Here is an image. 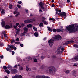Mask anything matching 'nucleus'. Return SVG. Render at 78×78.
<instances>
[{
	"instance_id": "18",
	"label": "nucleus",
	"mask_w": 78,
	"mask_h": 78,
	"mask_svg": "<svg viewBox=\"0 0 78 78\" xmlns=\"http://www.w3.org/2000/svg\"><path fill=\"white\" fill-rule=\"evenodd\" d=\"M47 28H48V31H52V29H51V28L50 27H48Z\"/></svg>"
},
{
	"instance_id": "24",
	"label": "nucleus",
	"mask_w": 78,
	"mask_h": 78,
	"mask_svg": "<svg viewBox=\"0 0 78 78\" xmlns=\"http://www.w3.org/2000/svg\"><path fill=\"white\" fill-rule=\"evenodd\" d=\"M34 35L35 36H36V37H37L39 36V35L38 34V33H34Z\"/></svg>"
},
{
	"instance_id": "34",
	"label": "nucleus",
	"mask_w": 78,
	"mask_h": 78,
	"mask_svg": "<svg viewBox=\"0 0 78 78\" xmlns=\"http://www.w3.org/2000/svg\"><path fill=\"white\" fill-rule=\"evenodd\" d=\"M19 40H20L19 38H17L15 39L16 41H19Z\"/></svg>"
},
{
	"instance_id": "19",
	"label": "nucleus",
	"mask_w": 78,
	"mask_h": 78,
	"mask_svg": "<svg viewBox=\"0 0 78 78\" xmlns=\"http://www.w3.org/2000/svg\"><path fill=\"white\" fill-rule=\"evenodd\" d=\"M64 29L61 30L59 29H57V32H60V31H61L63 30Z\"/></svg>"
},
{
	"instance_id": "16",
	"label": "nucleus",
	"mask_w": 78,
	"mask_h": 78,
	"mask_svg": "<svg viewBox=\"0 0 78 78\" xmlns=\"http://www.w3.org/2000/svg\"><path fill=\"white\" fill-rule=\"evenodd\" d=\"M7 68L8 69H9V70H11L12 69V67H11V66L10 65H9Z\"/></svg>"
},
{
	"instance_id": "32",
	"label": "nucleus",
	"mask_w": 78,
	"mask_h": 78,
	"mask_svg": "<svg viewBox=\"0 0 78 78\" xmlns=\"http://www.w3.org/2000/svg\"><path fill=\"white\" fill-rule=\"evenodd\" d=\"M12 78H17V75H16L15 76L12 77Z\"/></svg>"
},
{
	"instance_id": "11",
	"label": "nucleus",
	"mask_w": 78,
	"mask_h": 78,
	"mask_svg": "<svg viewBox=\"0 0 78 78\" xmlns=\"http://www.w3.org/2000/svg\"><path fill=\"white\" fill-rule=\"evenodd\" d=\"M12 27V26H9V25H6L5 27V28L6 29H8L9 28H11Z\"/></svg>"
},
{
	"instance_id": "22",
	"label": "nucleus",
	"mask_w": 78,
	"mask_h": 78,
	"mask_svg": "<svg viewBox=\"0 0 78 78\" xmlns=\"http://www.w3.org/2000/svg\"><path fill=\"white\" fill-rule=\"evenodd\" d=\"M5 72H6L8 74H9L10 73V71L9 70L7 69L5 70Z\"/></svg>"
},
{
	"instance_id": "53",
	"label": "nucleus",
	"mask_w": 78,
	"mask_h": 78,
	"mask_svg": "<svg viewBox=\"0 0 78 78\" xmlns=\"http://www.w3.org/2000/svg\"><path fill=\"white\" fill-rule=\"evenodd\" d=\"M41 59H44V56H41Z\"/></svg>"
},
{
	"instance_id": "29",
	"label": "nucleus",
	"mask_w": 78,
	"mask_h": 78,
	"mask_svg": "<svg viewBox=\"0 0 78 78\" xmlns=\"http://www.w3.org/2000/svg\"><path fill=\"white\" fill-rule=\"evenodd\" d=\"M17 77L18 78H22V76L21 75H19L18 76L17 75Z\"/></svg>"
},
{
	"instance_id": "1",
	"label": "nucleus",
	"mask_w": 78,
	"mask_h": 78,
	"mask_svg": "<svg viewBox=\"0 0 78 78\" xmlns=\"http://www.w3.org/2000/svg\"><path fill=\"white\" fill-rule=\"evenodd\" d=\"M64 50V48H63V46H61L58 47L57 48V53H62L63 52V51Z\"/></svg>"
},
{
	"instance_id": "28",
	"label": "nucleus",
	"mask_w": 78,
	"mask_h": 78,
	"mask_svg": "<svg viewBox=\"0 0 78 78\" xmlns=\"http://www.w3.org/2000/svg\"><path fill=\"white\" fill-rule=\"evenodd\" d=\"M15 31H17V32H19L20 31V29H16L15 30Z\"/></svg>"
},
{
	"instance_id": "39",
	"label": "nucleus",
	"mask_w": 78,
	"mask_h": 78,
	"mask_svg": "<svg viewBox=\"0 0 78 78\" xmlns=\"http://www.w3.org/2000/svg\"><path fill=\"white\" fill-rule=\"evenodd\" d=\"M10 49L11 48H6V50H7V51H9Z\"/></svg>"
},
{
	"instance_id": "35",
	"label": "nucleus",
	"mask_w": 78,
	"mask_h": 78,
	"mask_svg": "<svg viewBox=\"0 0 78 78\" xmlns=\"http://www.w3.org/2000/svg\"><path fill=\"white\" fill-rule=\"evenodd\" d=\"M9 8L10 9H12V5H9Z\"/></svg>"
},
{
	"instance_id": "41",
	"label": "nucleus",
	"mask_w": 78,
	"mask_h": 78,
	"mask_svg": "<svg viewBox=\"0 0 78 78\" xmlns=\"http://www.w3.org/2000/svg\"><path fill=\"white\" fill-rule=\"evenodd\" d=\"M2 34H6V32H5V31H2Z\"/></svg>"
},
{
	"instance_id": "51",
	"label": "nucleus",
	"mask_w": 78,
	"mask_h": 78,
	"mask_svg": "<svg viewBox=\"0 0 78 78\" xmlns=\"http://www.w3.org/2000/svg\"><path fill=\"white\" fill-rule=\"evenodd\" d=\"M15 44H20V42H15Z\"/></svg>"
},
{
	"instance_id": "30",
	"label": "nucleus",
	"mask_w": 78,
	"mask_h": 78,
	"mask_svg": "<svg viewBox=\"0 0 78 78\" xmlns=\"http://www.w3.org/2000/svg\"><path fill=\"white\" fill-rule=\"evenodd\" d=\"M73 46L74 47H76V48H78V45L77 44H74L73 45Z\"/></svg>"
},
{
	"instance_id": "27",
	"label": "nucleus",
	"mask_w": 78,
	"mask_h": 78,
	"mask_svg": "<svg viewBox=\"0 0 78 78\" xmlns=\"http://www.w3.org/2000/svg\"><path fill=\"white\" fill-rule=\"evenodd\" d=\"M33 28L34 30L35 31H37V28H36L35 27H33Z\"/></svg>"
},
{
	"instance_id": "17",
	"label": "nucleus",
	"mask_w": 78,
	"mask_h": 78,
	"mask_svg": "<svg viewBox=\"0 0 78 78\" xmlns=\"http://www.w3.org/2000/svg\"><path fill=\"white\" fill-rule=\"evenodd\" d=\"M74 60L75 61H78V56L75 57L74 58Z\"/></svg>"
},
{
	"instance_id": "44",
	"label": "nucleus",
	"mask_w": 78,
	"mask_h": 78,
	"mask_svg": "<svg viewBox=\"0 0 78 78\" xmlns=\"http://www.w3.org/2000/svg\"><path fill=\"white\" fill-rule=\"evenodd\" d=\"M55 11H56V14H58V9H56Z\"/></svg>"
},
{
	"instance_id": "48",
	"label": "nucleus",
	"mask_w": 78,
	"mask_h": 78,
	"mask_svg": "<svg viewBox=\"0 0 78 78\" xmlns=\"http://www.w3.org/2000/svg\"><path fill=\"white\" fill-rule=\"evenodd\" d=\"M21 27H24L25 25L23 23H22L21 24Z\"/></svg>"
},
{
	"instance_id": "14",
	"label": "nucleus",
	"mask_w": 78,
	"mask_h": 78,
	"mask_svg": "<svg viewBox=\"0 0 78 78\" xmlns=\"http://www.w3.org/2000/svg\"><path fill=\"white\" fill-rule=\"evenodd\" d=\"M53 70H54V67H51L49 69L50 72H51L52 71H53Z\"/></svg>"
},
{
	"instance_id": "21",
	"label": "nucleus",
	"mask_w": 78,
	"mask_h": 78,
	"mask_svg": "<svg viewBox=\"0 0 78 78\" xmlns=\"http://www.w3.org/2000/svg\"><path fill=\"white\" fill-rule=\"evenodd\" d=\"M26 33V32H24L23 33H22L21 34V36H25Z\"/></svg>"
},
{
	"instance_id": "45",
	"label": "nucleus",
	"mask_w": 78,
	"mask_h": 78,
	"mask_svg": "<svg viewBox=\"0 0 78 78\" xmlns=\"http://www.w3.org/2000/svg\"><path fill=\"white\" fill-rule=\"evenodd\" d=\"M18 3H19V4H20H20L22 3V1H18Z\"/></svg>"
},
{
	"instance_id": "25",
	"label": "nucleus",
	"mask_w": 78,
	"mask_h": 78,
	"mask_svg": "<svg viewBox=\"0 0 78 78\" xmlns=\"http://www.w3.org/2000/svg\"><path fill=\"white\" fill-rule=\"evenodd\" d=\"M42 22H44V23L45 25H48V23L46 21H44V20H42Z\"/></svg>"
},
{
	"instance_id": "40",
	"label": "nucleus",
	"mask_w": 78,
	"mask_h": 78,
	"mask_svg": "<svg viewBox=\"0 0 78 78\" xmlns=\"http://www.w3.org/2000/svg\"><path fill=\"white\" fill-rule=\"evenodd\" d=\"M3 68L5 69H7V67L6 66H3Z\"/></svg>"
},
{
	"instance_id": "59",
	"label": "nucleus",
	"mask_w": 78,
	"mask_h": 78,
	"mask_svg": "<svg viewBox=\"0 0 78 78\" xmlns=\"http://www.w3.org/2000/svg\"><path fill=\"white\" fill-rule=\"evenodd\" d=\"M0 58H1V59H3V56L2 55L0 56Z\"/></svg>"
},
{
	"instance_id": "26",
	"label": "nucleus",
	"mask_w": 78,
	"mask_h": 78,
	"mask_svg": "<svg viewBox=\"0 0 78 78\" xmlns=\"http://www.w3.org/2000/svg\"><path fill=\"white\" fill-rule=\"evenodd\" d=\"M1 13V14H5V10H4V9H3L2 10Z\"/></svg>"
},
{
	"instance_id": "2",
	"label": "nucleus",
	"mask_w": 78,
	"mask_h": 78,
	"mask_svg": "<svg viewBox=\"0 0 78 78\" xmlns=\"http://www.w3.org/2000/svg\"><path fill=\"white\" fill-rule=\"evenodd\" d=\"M55 41V39H50L48 41V43L51 47L52 46H53V42H54L53 41Z\"/></svg>"
},
{
	"instance_id": "61",
	"label": "nucleus",
	"mask_w": 78,
	"mask_h": 78,
	"mask_svg": "<svg viewBox=\"0 0 78 78\" xmlns=\"http://www.w3.org/2000/svg\"><path fill=\"white\" fill-rule=\"evenodd\" d=\"M14 28H17V26H14Z\"/></svg>"
},
{
	"instance_id": "57",
	"label": "nucleus",
	"mask_w": 78,
	"mask_h": 78,
	"mask_svg": "<svg viewBox=\"0 0 78 78\" xmlns=\"http://www.w3.org/2000/svg\"><path fill=\"white\" fill-rule=\"evenodd\" d=\"M26 13H28V10L26 9Z\"/></svg>"
},
{
	"instance_id": "31",
	"label": "nucleus",
	"mask_w": 78,
	"mask_h": 78,
	"mask_svg": "<svg viewBox=\"0 0 78 78\" xmlns=\"http://www.w3.org/2000/svg\"><path fill=\"white\" fill-rule=\"evenodd\" d=\"M49 20H53V21H54L55 19L54 18H50L49 19Z\"/></svg>"
},
{
	"instance_id": "46",
	"label": "nucleus",
	"mask_w": 78,
	"mask_h": 78,
	"mask_svg": "<svg viewBox=\"0 0 78 78\" xmlns=\"http://www.w3.org/2000/svg\"><path fill=\"white\" fill-rule=\"evenodd\" d=\"M26 69L27 71H28L29 70V68L27 67L26 68Z\"/></svg>"
},
{
	"instance_id": "52",
	"label": "nucleus",
	"mask_w": 78,
	"mask_h": 78,
	"mask_svg": "<svg viewBox=\"0 0 78 78\" xmlns=\"http://www.w3.org/2000/svg\"><path fill=\"white\" fill-rule=\"evenodd\" d=\"M4 37H7V35L6 34H5L4 35Z\"/></svg>"
},
{
	"instance_id": "42",
	"label": "nucleus",
	"mask_w": 78,
	"mask_h": 78,
	"mask_svg": "<svg viewBox=\"0 0 78 78\" xmlns=\"http://www.w3.org/2000/svg\"><path fill=\"white\" fill-rule=\"evenodd\" d=\"M73 67H77L78 66L76 64H74L73 65Z\"/></svg>"
},
{
	"instance_id": "54",
	"label": "nucleus",
	"mask_w": 78,
	"mask_h": 78,
	"mask_svg": "<svg viewBox=\"0 0 78 78\" xmlns=\"http://www.w3.org/2000/svg\"><path fill=\"white\" fill-rule=\"evenodd\" d=\"M71 61H75V60L74 59V58L71 59Z\"/></svg>"
},
{
	"instance_id": "9",
	"label": "nucleus",
	"mask_w": 78,
	"mask_h": 78,
	"mask_svg": "<svg viewBox=\"0 0 78 78\" xmlns=\"http://www.w3.org/2000/svg\"><path fill=\"white\" fill-rule=\"evenodd\" d=\"M14 14H16L15 15V17H17L18 16L20 15V13L19 12H17L15 11L14 12Z\"/></svg>"
},
{
	"instance_id": "43",
	"label": "nucleus",
	"mask_w": 78,
	"mask_h": 78,
	"mask_svg": "<svg viewBox=\"0 0 78 78\" xmlns=\"http://www.w3.org/2000/svg\"><path fill=\"white\" fill-rule=\"evenodd\" d=\"M28 58L29 59H30V60H31L32 59V58L31 57H28Z\"/></svg>"
},
{
	"instance_id": "6",
	"label": "nucleus",
	"mask_w": 78,
	"mask_h": 78,
	"mask_svg": "<svg viewBox=\"0 0 78 78\" xmlns=\"http://www.w3.org/2000/svg\"><path fill=\"white\" fill-rule=\"evenodd\" d=\"M58 15L59 16H61L62 17V16H66V13L65 12H61V13H59Z\"/></svg>"
},
{
	"instance_id": "36",
	"label": "nucleus",
	"mask_w": 78,
	"mask_h": 78,
	"mask_svg": "<svg viewBox=\"0 0 78 78\" xmlns=\"http://www.w3.org/2000/svg\"><path fill=\"white\" fill-rule=\"evenodd\" d=\"M15 42V40L14 39H13L12 41H11V43H13V42Z\"/></svg>"
},
{
	"instance_id": "8",
	"label": "nucleus",
	"mask_w": 78,
	"mask_h": 78,
	"mask_svg": "<svg viewBox=\"0 0 78 78\" xmlns=\"http://www.w3.org/2000/svg\"><path fill=\"white\" fill-rule=\"evenodd\" d=\"M72 42H73V41H70L68 42H65L63 44V45H67V44H71V43H72Z\"/></svg>"
},
{
	"instance_id": "20",
	"label": "nucleus",
	"mask_w": 78,
	"mask_h": 78,
	"mask_svg": "<svg viewBox=\"0 0 78 78\" xmlns=\"http://www.w3.org/2000/svg\"><path fill=\"white\" fill-rule=\"evenodd\" d=\"M27 28H31L32 27V25L29 24L27 26Z\"/></svg>"
},
{
	"instance_id": "4",
	"label": "nucleus",
	"mask_w": 78,
	"mask_h": 78,
	"mask_svg": "<svg viewBox=\"0 0 78 78\" xmlns=\"http://www.w3.org/2000/svg\"><path fill=\"white\" fill-rule=\"evenodd\" d=\"M53 38L55 40H57L58 41L61 39V37L60 35H57L55 36V37H54Z\"/></svg>"
},
{
	"instance_id": "38",
	"label": "nucleus",
	"mask_w": 78,
	"mask_h": 78,
	"mask_svg": "<svg viewBox=\"0 0 78 78\" xmlns=\"http://www.w3.org/2000/svg\"><path fill=\"white\" fill-rule=\"evenodd\" d=\"M17 7H18L19 8H20L21 7V6L20 5H19L18 4L17 5Z\"/></svg>"
},
{
	"instance_id": "13",
	"label": "nucleus",
	"mask_w": 78,
	"mask_h": 78,
	"mask_svg": "<svg viewBox=\"0 0 78 78\" xmlns=\"http://www.w3.org/2000/svg\"><path fill=\"white\" fill-rule=\"evenodd\" d=\"M1 23L2 27H5L6 25V23L5 21H2Z\"/></svg>"
},
{
	"instance_id": "55",
	"label": "nucleus",
	"mask_w": 78,
	"mask_h": 78,
	"mask_svg": "<svg viewBox=\"0 0 78 78\" xmlns=\"http://www.w3.org/2000/svg\"><path fill=\"white\" fill-rule=\"evenodd\" d=\"M34 62H37V59H35L34 60Z\"/></svg>"
},
{
	"instance_id": "5",
	"label": "nucleus",
	"mask_w": 78,
	"mask_h": 78,
	"mask_svg": "<svg viewBox=\"0 0 78 78\" xmlns=\"http://www.w3.org/2000/svg\"><path fill=\"white\" fill-rule=\"evenodd\" d=\"M24 22L26 23H33V21L31 20H25Z\"/></svg>"
},
{
	"instance_id": "62",
	"label": "nucleus",
	"mask_w": 78,
	"mask_h": 78,
	"mask_svg": "<svg viewBox=\"0 0 78 78\" xmlns=\"http://www.w3.org/2000/svg\"><path fill=\"white\" fill-rule=\"evenodd\" d=\"M23 67H21V68H20V70H23Z\"/></svg>"
},
{
	"instance_id": "63",
	"label": "nucleus",
	"mask_w": 78,
	"mask_h": 78,
	"mask_svg": "<svg viewBox=\"0 0 78 78\" xmlns=\"http://www.w3.org/2000/svg\"><path fill=\"white\" fill-rule=\"evenodd\" d=\"M14 51H12V55H14Z\"/></svg>"
},
{
	"instance_id": "58",
	"label": "nucleus",
	"mask_w": 78,
	"mask_h": 78,
	"mask_svg": "<svg viewBox=\"0 0 78 78\" xmlns=\"http://www.w3.org/2000/svg\"><path fill=\"white\" fill-rule=\"evenodd\" d=\"M20 46L21 47H23V44H21Z\"/></svg>"
},
{
	"instance_id": "47",
	"label": "nucleus",
	"mask_w": 78,
	"mask_h": 78,
	"mask_svg": "<svg viewBox=\"0 0 78 78\" xmlns=\"http://www.w3.org/2000/svg\"><path fill=\"white\" fill-rule=\"evenodd\" d=\"M13 49H14V50H17V48L14 47Z\"/></svg>"
},
{
	"instance_id": "50",
	"label": "nucleus",
	"mask_w": 78,
	"mask_h": 78,
	"mask_svg": "<svg viewBox=\"0 0 78 78\" xmlns=\"http://www.w3.org/2000/svg\"><path fill=\"white\" fill-rule=\"evenodd\" d=\"M19 25V23H16V26H18V25Z\"/></svg>"
},
{
	"instance_id": "64",
	"label": "nucleus",
	"mask_w": 78,
	"mask_h": 78,
	"mask_svg": "<svg viewBox=\"0 0 78 78\" xmlns=\"http://www.w3.org/2000/svg\"><path fill=\"white\" fill-rule=\"evenodd\" d=\"M9 51L10 52H11V51H11V49H10L9 50Z\"/></svg>"
},
{
	"instance_id": "3",
	"label": "nucleus",
	"mask_w": 78,
	"mask_h": 78,
	"mask_svg": "<svg viewBox=\"0 0 78 78\" xmlns=\"http://www.w3.org/2000/svg\"><path fill=\"white\" fill-rule=\"evenodd\" d=\"M44 4H43L42 2H41L40 3V7L41 8L43 11H45L46 10V9H45L44 7Z\"/></svg>"
},
{
	"instance_id": "7",
	"label": "nucleus",
	"mask_w": 78,
	"mask_h": 78,
	"mask_svg": "<svg viewBox=\"0 0 78 78\" xmlns=\"http://www.w3.org/2000/svg\"><path fill=\"white\" fill-rule=\"evenodd\" d=\"M17 72V70L15 69H11V72L13 74H15Z\"/></svg>"
},
{
	"instance_id": "33",
	"label": "nucleus",
	"mask_w": 78,
	"mask_h": 78,
	"mask_svg": "<svg viewBox=\"0 0 78 78\" xmlns=\"http://www.w3.org/2000/svg\"><path fill=\"white\" fill-rule=\"evenodd\" d=\"M53 32H54V33H56V31H57V30H56V29H53Z\"/></svg>"
},
{
	"instance_id": "10",
	"label": "nucleus",
	"mask_w": 78,
	"mask_h": 78,
	"mask_svg": "<svg viewBox=\"0 0 78 78\" xmlns=\"http://www.w3.org/2000/svg\"><path fill=\"white\" fill-rule=\"evenodd\" d=\"M8 47H9V48H10V49H13V48H14V45H8Z\"/></svg>"
},
{
	"instance_id": "15",
	"label": "nucleus",
	"mask_w": 78,
	"mask_h": 78,
	"mask_svg": "<svg viewBox=\"0 0 78 78\" xmlns=\"http://www.w3.org/2000/svg\"><path fill=\"white\" fill-rule=\"evenodd\" d=\"M65 73L66 74H68V73H70V70H66L65 71Z\"/></svg>"
},
{
	"instance_id": "37",
	"label": "nucleus",
	"mask_w": 78,
	"mask_h": 78,
	"mask_svg": "<svg viewBox=\"0 0 78 78\" xmlns=\"http://www.w3.org/2000/svg\"><path fill=\"white\" fill-rule=\"evenodd\" d=\"M14 68L15 69H17V65H16L14 66Z\"/></svg>"
},
{
	"instance_id": "56",
	"label": "nucleus",
	"mask_w": 78,
	"mask_h": 78,
	"mask_svg": "<svg viewBox=\"0 0 78 78\" xmlns=\"http://www.w3.org/2000/svg\"><path fill=\"white\" fill-rule=\"evenodd\" d=\"M42 9H41L39 10V11L40 12H42Z\"/></svg>"
},
{
	"instance_id": "12",
	"label": "nucleus",
	"mask_w": 78,
	"mask_h": 78,
	"mask_svg": "<svg viewBox=\"0 0 78 78\" xmlns=\"http://www.w3.org/2000/svg\"><path fill=\"white\" fill-rule=\"evenodd\" d=\"M24 32L25 33H27L28 31V28L27 27H24Z\"/></svg>"
},
{
	"instance_id": "23",
	"label": "nucleus",
	"mask_w": 78,
	"mask_h": 78,
	"mask_svg": "<svg viewBox=\"0 0 78 78\" xmlns=\"http://www.w3.org/2000/svg\"><path fill=\"white\" fill-rule=\"evenodd\" d=\"M39 27H43L44 26V24L42 23H41L39 25Z\"/></svg>"
},
{
	"instance_id": "49",
	"label": "nucleus",
	"mask_w": 78,
	"mask_h": 78,
	"mask_svg": "<svg viewBox=\"0 0 78 78\" xmlns=\"http://www.w3.org/2000/svg\"><path fill=\"white\" fill-rule=\"evenodd\" d=\"M46 19V18H45L44 17L42 18V19L43 20H45Z\"/></svg>"
},
{
	"instance_id": "60",
	"label": "nucleus",
	"mask_w": 78,
	"mask_h": 78,
	"mask_svg": "<svg viewBox=\"0 0 78 78\" xmlns=\"http://www.w3.org/2000/svg\"><path fill=\"white\" fill-rule=\"evenodd\" d=\"M67 2L68 3H70V0H67Z\"/></svg>"
}]
</instances>
